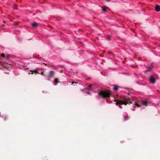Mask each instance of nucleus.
Segmentation results:
<instances>
[{"instance_id": "nucleus-22", "label": "nucleus", "mask_w": 160, "mask_h": 160, "mask_svg": "<svg viewBox=\"0 0 160 160\" xmlns=\"http://www.w3.org/2000/svg\"><path fill=\"white\" fill-rule=\"evenodd\" d=\"M1 63V62L0 61V64Z\"/></svg>"}, {"instance_id": "nucleus-1", "label": "nucleus", "mask_w": 160, "mask_h": 160, "mask_svg": "<svg viewBox=\"0 0 160 160\" xmlns=\"http://www.w3.org/2000/svg\"><path fill=\"white\" fill-rule=\"evenodd\" d=\"M131 100L129 98H124L122 101H118L116 103V104L117 105H121L122 104H125L126 105L127 104H130L131 103Z\"/></svg>"}, {"instance_id": "nucleus-21", "label": "nucleus", "mask_w": 160, "mask_h": 160, "mask_svg": "<svg viewBox=\"0 0 160 160\" xmlns=\"http://www.w3.org/2000/svg\"><path fill=\"white\" fill-rule=\"evenodd\" d=\"M42 74H43V72H42Z\"/></svg>"}, {"instance_id": "nucleus-6", "label": "nucleus", "mask_w": 160, "mask_h": 160, "mask_svg": "<svg viewBox=\"0 0 160 160\" xmlns=\"http://www.w3.org/2000/svg\"><path fill=\"white\" fill-rule=\"evenodd\" d=\"M142 104L143 105L147 106L148 105V102L146 101H141Z\"/></svg>"}, {"instance_id": "nucleus-3", "label": "nucleus", "mask_w": 160, "mask_h": 160, "mask_svg": "<svg viewBox=\"0 0 160 160\" xmlns=\"http://www.w3.org/2000/svg\"><path fill=\"white\" fill-rule=\"evenodd\" d=\"M150 82L153 83L155 82V79L153 76H152L150 78Z\"/></svg>"}, {"instance_id": "nucleus-14", "label": "nucleus", "mask_w": 160, "mask_h": 160, "mask_svg": "<svg viewBox=\"0 0 160 160\" xmlns=\"http://www.w3.org/2000/svg\"><path fill=\"white\" fill-rule=\"evenodd\" d=\"M151 69V68L149 67V68L146 71H145V72L149 71Z\"/></svg>"}, {"instance_id": "nucleus-5", "label": "nucleus", "mask_w": 160, "mask_h": 160, "mask_svg": "<svg viewBox=\"0 0 160 160\" xmlns=\"http://www.w3.org/2000/svg\"><path fill=\"white\" fill-rule=\"evenodd\" d=\"M155 10L157 12H159L160 11V7L159 5H156L155 7Z\"/></svg>"}, {"instance_id": "nucleus-4", "label": "nucleus", "mask_w": 160, "mask_h": 160, "mask_svg": "<svg viewBox=\"0 0 160 160\" xmlns=\"http://www.w3.org/2000/svg\"><path fill=\"white\" fill-rule=\"evenodd\" d=\"M54 74V72L53 71H50L49 76L50 77H52L53 76Z\"/></svg>"}, {"instance_id": "nucleus-2", "label": "nucleus", "mask_w": 160, "mask_h": 160, "mask_svg": "<svg viewBox=\"0 0 160 160\" xmlns=\"http://www.w3.org/2000/svg\"><path fill=\"white\" fill-rule=\"evenodd\" d=\"M99 95L102 97L105 98L109 97L111 95V93L109 91H101L99 93Z\"/></svg>"}, {"instance_id": "nucleus-18", "label": "nucleus", "mask_w": 160, "mask_h": 160, "mask_svg": "<svg viewBox=\"0 0 160 160\" xmlns=\"http://www.w3.org/2000/svg\"><path fill=\"white\" fill-rule=\"evenodd\" d=\"M106 0L107 1H109V0Z\"/></svg>"}, {"instance_id": "nucleus-17", "label": "nucleus", "mask_w": 160, "mask_h": 160, "mask_svg": "<svg viewBox=\"0 0 160 160\" xmlns=\"http://www.w3.org/2000/svg\"><path fill=\"white\" fill-rule=\"evenodd\" d=\"M119 107L121 108H122V107H121V106H119Z\"/></svg>"}, {"instance_id": "nucleus-10", "label": "nucleus", "mask_w": 160, "mask_h": 160, "mask_svg": "<svg viewBox=\"0 0 160 160\" xmlns=\"http://www.w3.org/2000/svg\"><path fill=\"white\" fill-rule=\"evenodd\" d=\"M2 118L5 121L8 118L7 116H3Z\"/></svg>"}, {"instance_id": "nucleus-7", "label": "nucleus", "mask_w": 160, "mask_h": 160, "mask_svg": "<svg viewBox=\"0 0 160 160\" xmlns=\"http://www.w3.org/2000/svg\"><path fill=\"white\" fill-rule=\"evenodd\" d=\"M32 25L33 27H36L38 25V23L36 22H34L32 24Z\"/></svg>"}, {"instance_id": "nucleus-8", "label": "nucleus", "mask_w": 160, "mask_h": 160, "mask_svg": "<svg viewBox=\"0 0 160 160\" xmlns=\"http://www.w3.org/2000/svg\"><path fill=\"white\" fill-rule=\"evenodd\" d=\"M58 82H60L58 81V79L57 78H55V84H54L55 85H57V83Z\"/></svg>"}, {"instance_id": "nucleus-12", "label": "nucleus", "mask_w": 160, "mask_h": 160, "mask_svg": "<svg viewBox=\"0 0 160 160\" xmlns=\"http://www.w3.org/2000/svg\"><path fill=\"white\" fill-rule=\"evenodd\" d=\"M9 57H10V55H7L6 57V59H8L9 58Z\"/></svg>"}, {"instance_id": "nucleus-19", "label": "nucleus", "mask_w": 160, "mask_h": 160, "mask_svg": "<svg viewBox=\"0 0 160 160\" xmlns=\"http://www.w3.org/2000/svg\"><path fill=\"white\" fill-rule=\"evenodd\" d=\"M31 74H33V72H32V73H31Z\"/></svg>"}, {"instance_id": "nucleus-13", "label": "nucleus", "mask_w": 160, "mask_h": 160, "mask_svg": "<svg viewBox=\"0 0 160 160\" xmlns=\"http://www.w3.org/2000/svg\"><path fill=\"white\" fill-rule=\"evenodd\" d=\"M1 56L2 57H3V58L5 57V54H4V53H2V54H1Z\"/></svg>"}, {"instance_id": "nucleus-15", "label": "nucleus", "mask_w": 160, "mask_h": 160, "mask_svg": "<svg viewBox=\"0 0 160 160\" xmlns=\"http://www.w3.org/2000/svg\"><path fill=\"white\" fill-rule=\"evenodd\" d=\"M136 105L137 106H138V107H139L140 106V105H138V103H136Z\"/></svg>"}, {"instance_id": "nucleus-16", "label": "nucleus", "mask_w": 160, "mask_h": 160, "mask_svg": "<svg viewBox=\"0 0 160 160\" xmlns=\"http://www.w3.org/2000/svg\"><path fill=\"white\" fill-rule=\"evenodd\" d=\"M34 72H35L36 73H37V71H34Z\"/></svg>"}, {"instance_id": "nucleus-9", "label": "nucleus", "mask_w": 160, "mask_h": 160, "mask_svg": "<svg viewBox=\"0 0 160 160\" xmlns=\"http://www.w3.org/2000/svg\"><path fill=\"white\" fill-rule=\"evenodd\" d=\"M118 87L117 86H115L113 88V89L114 90L117 91L118 90Z\"/></svg>"}, {"instance_id": "nucleus-20", "label": "nucleus", "mask_w": 160, "mask_h": 160, "mask_svg": "<svg viewBox=\"0 0 160 160\" xmlns=\"http://www.w3.org/2000/svg\"><path fill=\"white\" fill-rule=\"evenodd\" d=\"M74 82H72V84Z\"/></svg>"}, {"instance_id": "nucleus-11", "label": "nucleus", "mask_w": 160, "mask_h": 160, "mask_svg": "<svg viewBox=\"0 0 160 160\" xmlns=\"http://www.w3.org/2000/svg\"><path fill=\"white\" fill-rule=\"evenodd\" d=\"M102 11L103 12H105L106 11V9L105 8L103 7L102 8Z\"/></svg>"}]
</instances>
